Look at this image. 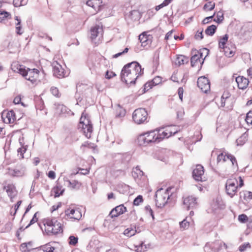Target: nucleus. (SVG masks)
Instances as JSON below:
<instances>
[{"label": "nucleus", "instance_id": "f257e3e1", "mask_svg": "<svg viewBox=\"0 0 252 252\" xmlns=\"http://www.w3.org/2000/svg\"><path fill=\"white\" fill-rule=\"evenodd\" d=\"M177 129L173 126L156 129L140 134L137 138L140 145L158 143L165 138H168L177 132Z\"/></svg>", "mask_w": 252, "mask_h": 252}, {"label": "nucleus", "instance_id": "f03ea898", "mask_svg": "<svg viewBox=\"0 0 252 252\" xmlns=\"http://www.w3.org/2000/svg\"><path fill=\"white\" fill-rule=\"evenodd\" d=\"M143 73L139 63L133 62L126 64L121 73V79L127 84L135 83L137 78Z\"/></svg>", "mask_w": 252, "mask_h": 252}, {"label": "nucleus", "instance_id": "7ed1b4c3", "mask_svg": "<svg viewBox=\"0 0 252 252\" xmlns=\"http://www.w3.org/2000/svg\"><path fill=\"white\" fill-rule=\"evenodd\" d=\"M42 223L41 229L48 235H55L63 232V224L55 218H45Z\"/></svg>", "mask_w": 252, "mask_h": 252}, {"label": "nucleus", "instance_id": "20e7f679", "mask_svg": "<svg viewBox=\"0 0 252 252\" xmlns=\"http://www.w3.org/2000/svg\"><path fill=\"white\" fill-rule=\"evenodd\" d=\"M244 185L243 179L241 176H235L228 179L225 183L226 193L231 197L235 196L239 188Z\"/></svg>", "mask_w": 252, "mask_h": 252}, {"label": "nucleus", "instance_id": "39448f33", "mask_svg": "<svg viewBox=\"0 0 252 252\" xmlns=\"http://www.w3.org/2000/svg\"><path fill=\"white\" fill-rule=\"evenodd\" d=\"M132 119L136 125H140L148 123L149 121L150 117L145 108H139L136 109L133 112Z\"/></svg>", "mask_w": 252, "mask_h": 252}, {"label": "nucleus", "instance_id": "423d86ee", "mask_svg": "<svg viewBox=\"0 0 252 252\" xmlns=\"http://www.w3.org/2000/svg\"><path fill=\"white\" fill-rule=\"evenodd\" d=\"M81 209L76 205L71 204L64 211V218L70 221L79 220L82 218Z\"/></svg>", "mask_w": 252, "mask_h": 252}, {"label": "nucleus", "instance_id": "0eeeda50", "mask_svg": "<svg viewBox=\"0 0 252 252\" xmlns=\"http://www.w3.org/2000/svg\"><path fill=\"white\" fill-rule=\"evenodd\" d=\"M79 127L82 129V132L87 138H91L93 132V126L88 115L85 112L82 114Z\"/></svg>", "mask_w": 252, "mask_h": 252}, {"label": "nucleus", "instance_id": "6e6552de", "mask_svg": "<svg viewBox=\"0 0 252 252\" xmlns=\"http://www.w3.org/2000/svg\"><path fill=\"white\" fill-rule=\"evenodd\" d=\"M235 102V99L228 91H225L221 97L220 106L224 107L226 111H231Z\"/></svg>", "mask_w": 252, "mask_h": 252}, {"label": "nucleus", "instance_id": "1a4fd4ad", "mask_svg": "<svg viewBox=\"0 0 252 252\" xmlns=\"http://www.w3.org/2000/svg\"><path fill=\"white\" fill-rule=\"evenodd\" d=\"M103 28L102 26L95 25L90 30V38L95 45L101 42L103 38Z\"/></svg>", "mask_w": 252, "mask_h": 252}, {"label": "nucleus", "instance_id": "9d476101", "mask_svg": "<svg viewBox=\"0 0 252 252\" xmlns=\"http://www.w3.org/2000/svg\"><path fill=\"white\" fill-rule=\"evenodd\" d=\"M3 190L6 192L11 202L17 196L18 190L15 185L12 182L4 181L3 183Z\"/></svg>", "mask_w": 252, "mask_h": 252}, {"label": "nucleus", "instance_id": "9b49d317", "mask_svg": "<svg viewBox=\"0 0 252 252\" xmlns=\"http://www.w3.org/2000/svg\"><path fill=\"white\" fill-rule=\"evenodd\" d=\"M169 198V196L167 191L162 189L158 190L155 195L156 205L158 207H163L167 202Z\"/></svg>", "mask_w": 252, "mask_h": 252}, {"label": "nucleus", "instance_id": "f8f14e48", "mask_svg": "<svg viewBox=\"0 0 252 252\" xmlns=\"http://www.w3.org/2000/svg\"><path fill=\"white\" fill-rule=\"evenodd\" d=\"M203 53L201 50H194L192 51V57L190 59L191 65L192 67H196L198 69L201 67L205 58L203 57Z\"/></svg>", "mask_w": 252, "mask_h": 252}, {"label": "nucleus", "instance_id": "ddd939ff", "mask_svg": "<svg viewBox=\"0 0 252 252\" xmlns=\"http://www.w3.org/2000/svg\"><path fill=\"white\" fill-rule=\"evenodd\" d=\"M134 174L137 175L136 177L135 176L134 177L138 185L142 188H147L149 185V180L147 176L144 175L143 172L138 167H136L134 171Z\"/></svg>", "mask_w": 252, "mask_h": 252}, {"label": "nucleus", "instance_id": "4468645a", "mask_svg": "<svg viewBox=\"0 0 252 252\" xmlns=\"http://www.w3.org/2000/svg\"><path fill=\"white\" fill-rule=\"evenodd\" d=\"M197 84L199 89L203 93H207L210 90V82L208 78L204 76L198 78Z\"/></svg>", "mask_w": 252, "mask_h": 252}, {"label": "nucleus", "instance_id": "2eb2a0df", "mask_svg": "<svg viewBox=\"0 0 252 252\" xmlns=\"http://www.w3.org/2000/svg\"><path fill=\"white\" fill-rule=\"evenodd\" d=\"M148 32H144L139 35V40L142 47H149L153 41V35Z\"/></svg>", "mask_w": 252, "mask_h": 252}, {"label": "nucleus", "instance_id": "dca6fc26", "mask_svg": "<svg viewBox=\"0 0 252 252\" xmlns=\"http://www.w3.org/2000/svg\"><path fill=\"white\" fill-rule=\"evenodd\" d=\"M217 161L218 162H230L232 165L237 164L236 158L231 155L227 154L225 153H221L218 156Z\"/></svg>", "mask_w": 252, "mask_h": 252}, {"label": "nucleus", "instance_id": "f3484780", "mask_svg": "<svg viewBox=\"0 0 252 252\" xmlns=\"http://www.w3.org/2000/svg\"><path fill=\"white\" fill-rule=\"evenodd\" d=\"M39 71L38 69H28L26 70V73L23 75V76L25 77L26 79L32 82H35L39 77Z\"/></svg>", "mask_w": 252, "mask_h": 252}, {"label": "nucleus", "instance_id": "a211bd4d", "mask_svg": "<svg viewBox=\"0 0 252 252\" xmlns=\"http://www.w3.org/2000/svg\"><path fill=\"white\" fill-rule=\"evenodd\" d=\"M204 173V167L201 165H197L192 171L193 178L197 181H203V176Z\"/></svg>", "mask_w": 252, "mask_h": 252}, {"label": "nucleus", "instance_id": "6ab92c4d", "mask_svg": "<svg viewBox=\"0 0 252 252\" xmlns=\"http://www.w3.org/2000/svg\"><path fill=\"white\" fill-rule=\"evenodd\" d=\"M1 117L3 122L6 124H12L16 120L15 113L13 110L3 112Z\"/></svg>", "mask_w": 252, "mask_h": 252}, {"label": "nucleus", "instance_id": "aec40b11", "mask_svg": "<svg viewBox=\"0 0 252 252\" xmlns=\"http://www.w3.org/2000/svg\"><path fill=\"white\" fill-rule=\"evenodd\" d=\"M126 208L123 204H121L113 208L109 214V216L111 218H116L122 214H123L126 212Z\"/></svg>", "mask_w": 252, "mask_h": 252}, {"label": "nucleus", "instance_id": "412c9836", "mask_svg": "<svg viewBox=\"0 0 252 252\" xmlns=\"http://www.w3.org/2000/svg\"><path fill=\"white\" fill-rule=\"evenodd\" d=\"M235 81L237 83L238 88L242 90L247 89L250 83L249 79L243 76H238L236 77Z\"/></svg>", "mask_w": 252, "mask_h": 252}, {"label": "nucleus", "instance_id": "4be33fe9", "mask_svg": "<svg viewBox=\"0 0 252 252\" xmlns=\"http://www.w3.org/2000/svg\"><path fill=\"white\" fill-rule=\"evenodd\" d=\"M220 52H223L224 55L227 57L230 58L234 56L236 52V47L233 43H229L227 46L223 49H220Z\"/></svg>", "mask_w": 252, "mask_h": 252}, {"label": "nucleus", "instance_id": "5701e85b", "mask_svg": "<svg viewBox=\"0 0 252 252\" xmlns=\"http://www.w3.org/2000/svg\"><path fill=\"white\" fill-rule=\"evenodd\" d=\"M229 35L225 34L222 36H220L218 38V46L220 51L227 46L229 43H232L231 42L228 41Z\"/></svg>", "mask_w": 252, "mask_h": 252}, {"label": "nucleus", "instance_id": "b1692460", "mask_svg": "<svg viewBox=\"0 0 252 252\" xmlns=\"http://www.w3.org/2000/svg\"><path fill=\"white\" fill-rule=\"evenodd\" d=\"M11 67L13 71L18 72L23 76L26 73V69L18 62H13L11 64Z\"/></svg>", "mask_w": 252, "mask_h": 252}, {"label": "nucleus", "instance_id": "393cba45", "mask_svg": "<svg viewBox=\"0 0 252 252\" xmlns=\"http://www.w3.org/2000/svg\"><path fill=\"white\" fill-rule=\"evenodd\" d=\"M64 191V189L63 186L59 183H57L56 185L53 188L51 192L55 197H58L63 195Z\"/></svg>", "mask_w": 252, "mask_h": 252}, {"label": "nucleus", "instance_id": "a878e982", "mask_svg": "<svg viewBox=\"0 0 252 252\" xmlns=\"http://www.w3.org/2000/svg\"><path fill=\"white\" fill-rule=\"evenodd\" d=\"M53 72L54 75L59 78H63L65 76L64 69L62 67L61 65L58 63L57 65H54Z\"/></svg>", "mask_w": 252, "mask_h": 252}, {"label": "nucleus", "instance_id": "bb28decb", "mask_svg": "<svg viewBox=\"0 0 252 252\" xmlns=\"http://www.w3.org/2000/svg\"><path fill=\"white\" fill-rule=\"evenodd\" d=\"M10 175L13 177H20L25 174V171L23 167L20 169H9Z\"/></svg>", "mask_w": 252, "mask_h": 252}, {"label": "nucleus", "instance_id": "cd10ccee", "mask_svg": "<svg viewBox=\"0 0 252 252\" xmlns=\"http://www.w3.org/2000/svg\"><path fill=\"white\" fill-rule=\"evenodd\" d=\"M196 199L192 196H188L184 198V204L187 205L188 209L193 207L196 204Z\"/></svg>", "mask_w": 252, "mask_h": 252}, {"label": "nucleus", "instance_id": "c85d7f7f", "mask_svg": "<svg viewBox=\"0 0 252 252\" xmlns=\"http://www.w3.org/2000/svg\"><path fill=\"white\" fill-rule=\"evenodd\" d=\"M66 182L67 183V187L71 189H78L82 185V184L81 182L77 180L70 181L67 180Z\"/></svg>", "mask_w": 252, "mask_h": 252}, {"label": "nucleus", "instance_id": "c756f323", "mask_svg": "<svg viewBox=\"0 0 252 252\" xmlns=\"http://www.w3.org/2000/svg\"><path fill=\"white\" fill-rule=\"evenodd\" d=\"M184 75L179 72H175L172 75L171 79L175 82L178 83L183 82Z\"/></svg>", "mask_w": 252, "mask_h": 252}, {"label": "nucleus", "instance_id": "7c9ffc66", "mask_svg": "<svg viewBox=\"0 0 252 252\" xmlns=\"http://www.w3.org/2000/svg\"><path fill=\"white\" fill-rule=\"evenodd\" d=\"M189 62L188 58L183 55H178L175 60V63L179 66L187 63Z\"/></svg>", "mask_w": 252, "mask_h": 252}, {"label": "nucleus", "instance_id": "2f4dec72", "mask_svg": "<svg viewBox=\"0 0 252 252\" xmlns=\"http://www.w3.org/2000/svg\"><path fill=\"white\" fill-rule=\"evenodd\" d=\"M11 16L10 13L5 11H0V22L2 23L5 22V21L8 20V19H11Z\"/></svg>", "mask_w": 252, "mask_h": 252}, {"label": "nucleus", "instance_id": "473e14b6", "mask_svg": "<svg viewBox=\"0 0 252 252\" xmlns=\"http://www.w3.org/2000/svg\"><path fill=\"white\" fill-rule=\"evenodd\" d=\"M216 30L217 26L214 25H212L207 28L205 30V32L208 35L212 36L215 33Z\"/></svg>", "mask_w": 252, "mask_h": 252}, {"label": "nucleus", "instance_id": "72a5a7b5", "mask_svg": "<svg viewBox=\"0 0 252 252\" xmlns=\"http://www.w3.org/2000/svg\"><path fill=\"white\" fill-rule=\"evenodd\" d=\"M215 6V2L213 1H209L204 5L203 9L204 11L207 12L214 9Z\"/></svg>", "mask_w": 252, "mask_h": 252}, {"label": "nucleus", "instance_id": "f704fd0d", "mask_svg": "<svg viewBox=\"0 0 252 252\" xmlns=\"http://www.w3.org/2000/svg\"><path fill=\"white\" fill-rule=\"evenodd\" d=\"M136 232V230L135 229L132 228H127L125 230L124 234L127 237H131L135 235Z\"/></svg>", "mask_w": 252, "mask_h": 252}, {"label": "nucleus", "instance_id": "c9c22d12", "mask_svg": "<svg viewBox=\"0 0 252 252\" xmlns=\"http://www.w3.org/2000/svg\"><path fill=\"white\" fill-rule=\"evenodd\" d=\"M15 19L17 21V23L16 24V32L17 34L21 35L23 33V32H21L22 29V27L21 26V20L17 16L15 17Z\"/></svg>", "mask_w": 252, "mask_h": 252}, {"label": "nucleus", "instance_id": "e433bc0d", "mask_svg": "<svg viewBox=\"0 0 252 252\" xmlns=\"http://www.w3.org/2000/svg\"><path fill=\"white\" fill-rule=\"evenodd\" d=\"M50 91L51 94L57 97H60L61 96V94L60 93L58 88L56 87H52Z\"/></svg>", "mask_w": 252, "mask_h": 252}, {"label": "nucleus", "instance_id": "4c0bfd02", "mask_svg": "<svg viewBox=\"0 0 252 252\" xmlns=\"http://www.w3.org/2000/svg\"><path fill=\"white\" fill-rule=\"evenodd\" d=\"M126 115V111L122 108H119L116 110V117L117 118L123 117Z\"/></svg>", "mask_w": 252, "mask_h": 252}, {"label": "nucleus", "instance_id": "58836bf2", "mask_svg": "<svg viewBox=\"0 0 252 252\" xmlns=\"http://www.w3.org/2000/svg\"><path fill=\"white\" fill-rule=\"evenodd\" d=\"M22 201L21 200H19L18 201H17L16 204L14 206L13 211L12 210V208L11 209L10 214L12 216H14L16 214V212H17L19 207H20V206L21 205V204L22 203Z\"/></svg>", "mask_w": 252, "mask_h": 252}, {"label": "nucleus", "instance_id": "ea45409f", "mask_svg": "<svg viewBox=\"0 0 252 252\" xmlns=\"http://www.w3.org/2000/svg\"><path fill=\"white\" fill-rule=\"evenodd\" d=\"M101 3L102 1H94V4L92 6V8H93L95 12H97L100 9Z\"/></svg>", "mask_w": 252, "mask_h": 252}, {"label": "nucleus", "instance_id": "a19ab883", "mask_svg": "<svg viewBox=\"0 0 252 252\" xmlns=\"http://www.w3.org/2000/svg\"><path fill=\"white\" fill-rule=\"evenodd\" d=\"M203 29H200L196 32L194 38L196 40H201L203 38Z\"/></svg>", "mask_w": 252, "mask_h": 252}, {"label": "nucleus", "instance_id": "79ce46f5", "mask_svg": "<svg viewBox=\"0 0 252 252\" xmlns=\"http://www.w3.org/2000/svg\"><path fill=\"white\" fill-rule=\"evenodd\" d=\"M245 121L248 125H252V110L250 111L247 114Z\"/></svg>", "mask_w": 252, "mask_h": 252}, {"label": "nucleus", "instance_id": "37998d69", "mask_svg": "<svg viewBox=\"0 0 252 252\" xmlns=\"http://www.w3.org/2000/svg\"><path fill=\"white\" fill-rule=\"evenodd\" d=\"M238 220L241 223H246L248 221L249 218L246 215L243 214L239 215Z\"/></svg>", "mask_w": 252, "mask_h": 252}, {"label": "nucleus", "instance_id": "c03bdc74", "mask_svg": "<svg viewBox=\"0 0 252 252\" xmlns=\"http://www.w3.org/2000/svg\"><path fill=\"white\" fill-rule=\"evenodd\" d=\"M78 239L77 237H74V236H70L69 237V244L70 245L75 246L78 243Z\"/></svg>", "mask_w": 252, "mask_h": 252}, {"label": "nucleus", "instance_id": "a18cd8bd", "mask_svg": "<svg viewBox=\"0 0 252 252\" xmlns=\"http://www.w3.org/2000/svg\"><path fill=\"white\" fill-rule=\"evenodd\" d=\"M155 86V85L154 84H153L152 80L150 81H148L145 84L144 86V90L145 92H147L150 89H152L153 87Z\"/></svg>", "mask_w": 252, "mask_h": 252}, {"label": "nucleus", "instance_id": "49530a36", "mask_svg": "<svg viewBox=\"0 0 252 252\" xmlns=\"http://www.w3.org/2000/svg\"><path fill=\"white\" fill-rule=\"evenodd\" d=\"M27 150V146L22 145V146L18 149V153L20 154L21 158H24V154Z\"/></svg>", "mask_w": 252, "mask_h": 252}, {"label": "nucleus", "instance_id": "de8ad7c7", "mask_svg": "<svg viewBox=\"0 0 252 252\" xmlns=\"http://www.w3.org/2000/svg\"><path fill=\"white\" fill-rule=\"evenodd\" d=\"M143 201V199L142 196L139 195L134 199L133 201V204L134 205L138 206Z\"/></svg>", "mask_w": 252, "mask_h": 252}, {"label": "nucleus", "instance_id": "09e8293b", "mask_svg": "<svg viewBox=\"0 0 252 252\" xmlns=\"http://www.w3.org/2000/svg\"><path fill=\"white\" fill-rule=\"evenodd\" d=\"M223 15L222 12H218L216 18L214 19V21L218 23H220L223 20Z\"/></svg>", "mask_w": 252, "mask_h": 252}, {"label": "nucleus", "instance_id": "8fccbe9b", "mask_svg": "<svg viewBox=\"0 0 252 252\" xmlns=\"http://www.w3.org/2000/svg\"><path fill=\"white\" fill-rule=\"evenodd\" d=\"M171 1H163L160 4L157 5L155 7V9L157 11L160 10L161 8L168 5Z\"/></svg>", "mask_w": 252, "mask_h": 252}, {"label": "nucleus", "instance_id": "3c124183", "mask_svg": "<svg viewBox=\"0 0 252 252\" xmlns=\"http://www.w3.org/2000/svg\"><path fill=\"white\" fill-rule=\"evenodd\" d=\"M35 106L40 110H42L44 108V103L41 99L39 98L36 100Z\"/></svg>", "mask_w": 252, "mask_h": 252}, {"label": "nucleus", "instance_id": "603ef678", "mask_svg": "<svg viewBox=\"0 0 252 252\" xmlns=\"http://www.w3.org/2000/svg\"><path fill=\"white\" fill-rule=\"evenodd\" d=\"M145 210L146 213L147 214H149L152 217L153 219L154 220L155 219L154 213H153V210L152 209L151 207L149 205L146 206L145 207Z\"/></svg>", "mask_w": 252, "mask_h": 252}, {"label": "nucleus", "instance_id": "864d4df0", "mask_svg": "<svg viewBox=\"0 0 252 252\" xmlns=\"http://www.w3.org/2000/svg\"><path fill=\"white\" fill-rule=\"evenodd\" d=\"M189 225V222L187 221L186 220H183L180 223V227L183 228V230L188 229Z\"/></svg>", "mask_w": 252, "mask_h": 252}, {"label": "nucleus", "instance_id": "5fc2aeb1", "mask_svg": "<svg viewBox=\"0 0 252 252\" xmlns=\"http://www.w3.org/2000/svg\"><path fill=\"white\" fill-rule=\"evenodd\" d=\"M251 248V245L250 243H245L241 245L239 248V250L241 252H243L245 251L247 249L250 248Z\"/></svg>", "mask_w": 252, "mask_h": 252}, {"label": "nucleus", "instance_id": "6e6d98bb", "mask_svg": "<svg viewBox=\"0 0 252 252\" xmlns=\"http://www.w3.org/2000/svg\"><path fill=\"white\" fill-rule=\"evenodd\" d=\"M153 84L155 86L159 84L162 81V78L160 76H156L152 80Z\"/></svg>", "mask_w": 252, "mask_h": 252}, {"label": "nucleus", "instance_id": "4d7b16f0", "mask_svg": "<svg viewBox=\"0 0 252 252\" xmlns=\"http://www.w3.org/2000/svg\"><path fill=\"white\" fill-rule=\"evenodd\" d=\"M116 75V74L113 71H107L105 73V77L106 78H107L108 79H110L113 78V77L115 76Z\"/></svg>", "mask_w": 252, "mask_h": 252}, {"label": "nucleus", "instance_id": "13d9d810", "mask_svg": "<svg viewBox=\"0 0 252 252\" xmlns=\"http://www.w3.org/2000/svg\"><path fill=\"white\" fill-rule=\"evenodd\" d=\"M13 102L16 104L21 103L22 105L24 106L23 102H21V96L20 95L16 96L14 98Z\"/></svg>", "mask_w": 252, "mask_h": 252}, {"label": "nucleus", "instance_id": "bf43d9fd", "mask_svg": "<svg viewBox=\"0 0 252 252\" xmlns=\"http://www.w3.org/2000/svg\"><path fill=\"white\" fill-rule=\"evenodd\" d=\"M55 248L50 246H46L44 249V252H54Z\"/></svg>", "mask_w": 252, "mask_h": 252}, {"label": "nucleus", "instance_id": "052dcab7", "mask_svg": "<svg viewBox=\"0 0 252 252\" xmlns=\"http://www.w3.org/2000/svg\"><path fill=\"white\" fill-rule=\"evenodd\" d=\"M184 91V89L182 87H180L178 89V94L179 98L181 101H182V100H183Z\"/></svg>", "mask_w": 252, "mask_h": 252}, {"label": "nucleus", "instance_id": "680f3d73", "mask_svg": "<svg viewBox=\"0 0 252 252\" xmlns=\"http://www.w3.org/2000/svg\"><path fill=\"white\" fill-rule=\"evenodd\" d=\"M48 177L51 179H55L56 178V173L53 171H50L47 174Z\"/></svg>", "mask_w": 252, "mask_h": 252}, {"label": "nucleus", "instance_id": "e2e57ef3", "mask_svg": "<svg viewBox=\"0 0 252 252\" xmlns=\"http://www.w3.org/2000/svg\"><path fill=\"white\" fill-rule=\"evenodd\" d=\"M245 138L246 137L245 136H241L240 138H239L237 140V142L238 145H243V143L245 142Z\"/></svg>", "mask_w": 252, "mask_h": 252}, {"label": "nucleus", "instance_id": "0e129e2a", "mask_svg": "<svg viewBox=\"0 0 252 252\" xmlns=\"http://www.w3.org/2000/svg\"><path fill=\"white\" fill-rule=\"evenodd\" d=\"M62 206V203L59 202L58 204L54 205L51 208V211L54 212L58 210L59 208Z\"/></svg>", "mask_w": 252, "mask_h": 252}, {"label": "nucleus", "instance_id": "69168bd1", "mask_svg": "<svg viewBox=\"0 0 252 252\" xmlns=\"http://www.w3.org/2000/svg\"><path fill=\"white\" fill-rule=\"evenodd\" d=\"M128 48H126L125 49V50L122 52H120L119 53H117L115 55H114L113 56V58H118V57H119L120 56L122 55V54H124V53H126L128 52Z\"/></svg>", "mask_w": 252, "mask_h": 252}, {"label": "nucleus", "instance_id": "338daca9", "mask_svg": "<svg viewBox=\"0 0 252 252\" xmlns=\"http://www.w3.org/2000/svg\"><path fill=\"white\" fill-rule=\"evenodd\" d=\"M79 170L81 171V172L79 173L81 174H82V175H87L90 172V168H89V169L79 168Z\"/></svg>", "mask_w": 252, "mask_h": 252}, {"label": "nucleus", "instance_id": "774afa93", "mask_svg": "<svg viewBox=\"0 0 252 252\" xmlns=\"http://www.w3.org/2000/svg\"><path fill=\"white\" fill-rule=\"evenodd\" d=\"M244 198L249 199H252V193L250 191H247L244 195Z\"/></svg>", "mask_w": 252, "mask_h": 252}]
</instances>
